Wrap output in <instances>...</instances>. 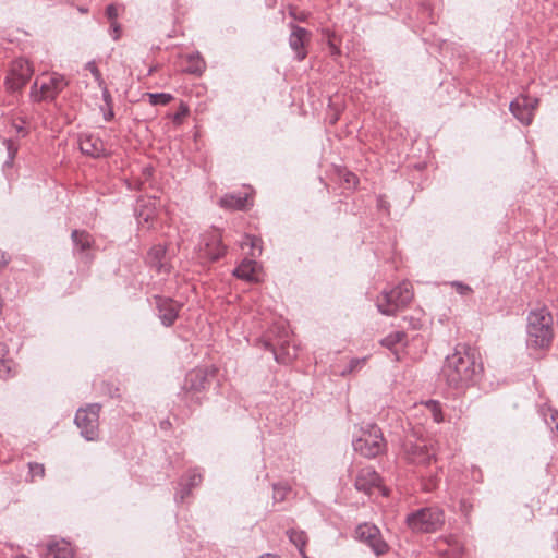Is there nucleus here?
<instances>
[{"label": "nucleus", "instance_id": "1", "mask_svg": "<svg viewBox=\"0 0 558 558\" xmlns=\"http://www.w3.org/2000/svg\"><path fill=\"white\" fill-rule=\"evenodd\" d=\"M483 364L474 349L466 344H457L445 359L440 377L454 390H465L475 386L482 377Z\"/></svg>", "mask_w": 558, "mask_h": 558}, {"label": "nucleus", "instance_id": "2", "mask_svg": "<svg viewBox=\"0 0 558 558\" xmlns=\"http://www.w3.org/2000/svg\"><path fill=\"white\" fill-rule=\"evenodd\" d=\"M554 319L547 307L530 311L526 324V345L530 350L546 351L554 339Z\"/></svg>", "mask_w": 558, "mask_h": 558}, {"label": "nucleus", "instance_id": "3", "mask_svg": "<svg viewBox=\"0 0 558 558\" xmlns=\"http://www.w3.org/2000/svg\"><path fill=\"white\" fill-rule=\"evenodd\" d=\"M407 525L415 533H434L445 524V513L439 507H426L407 515Z\"/></svg>", "mask_w": 558, "mask_h": 558}, {"label": "nucleus", "instance_id": "4", "mask_svg": "<svg viewBox=\"0 0 558 558\" xmlns=\"http://www.w3.org/2000/svg\"><path fill=\"white\" fill-rule=\"evenodd\" d=\"M412 299L413 291L411 283L404 281L390 291H383L376 301V306L383 315L391 316L399 310L405 307Z\"/></svg>", "mask_w": 558, "mask_h": 558}, {"label": "nucleus", "instance_id": "5", "mask_svg": "<svg viewBox=\"0 0 558 558\" xmlns=\"http://www.w3.org/2000/svg\"><path fill=\"white\" fill-rule=\"evenodd\" d=\"M353 448L366 458H375L386 449V441L380 428L369 425L362 430V435L353 441Z\"/></svg>", "mask_w": 558, "mask_h": 558}, {"label": "nucleus", "instance_id": "6", "mask_svg": "<svg viewBox=\"0 0 558 558\" xmlns=\"http://www.w3.org/2000/svg\"><path fill=\"white\" fill-rule=\"evenodd\" d=\"M99 412L98 403L88 404L78 409L74 422L81 430V435L88 441L98 439L99 436Z\"/></svg>", "mask_w": 558, "mask_h": 558}, {"label": "nucleus", "instance_id": "7", "mask_svg": "<svg viewBox=\"0 0 558 558\" xmlns=\"http://www.w3.org/2000/svg\"><path fill=\"white\" fill-rule=\"evenodd\" d=\"M33 73L34 69L26 59L13 60L4 78L7 90L11 94L21 92L33 76Z\"/></svg>", "mask_w": 558, "mask_h": 558}, {"label": "nucleus", "instance_id": "8", "mask_svg": "<svg viewBox=\"0 0 558 558\" xmlns=\"http://www.w3.org/2000/svg\"><path fill=\"white\" fill-rule=\"evenodd\" d=\"M404 458L413 464L426 465L435 458V452L428 447L424 438H415L414 435L407 436L402 445Z\"/></svg>", "mask_w": 558, "mask_h": 558}, {"label": "nucleus", "instance_id": "9", "mask_svg": "<svg viewBox=\"0 0 558 558\" xmlns=\"http://www.w3.org/2000/svg\"><path fill=\"white\" fill-rule=\"evenodd\" d=\"M66 85L68 81L63 75L52 73L40 85H38V81H35L31 87L29 96L33 101L53 100Z\"/></svg>", "mask_w": 558, "mask_h": 558}, {"label": "nucleus", "instance_id": "10", "mask_svg": "<svg viewBox=\"0 0 558 558\" xmlns=\"http://www.w3.org/2000/svg\"><path fill=\"white\" fill-rule=\"evenodd\" d=\"M355 537L366 544L377 556L388 551V544L384 541L380 530L371 523H362L355 529Z\"/></svg>", "mask_w": 558, "mask_h": 558}, {"label": "nucleus", "instance_id": "11", "mask_svg": "<svg viewBox=\"0 0 558 558\" xmlns=\"http://www.w3.org/2000/svg\"><path fill=\"white\" fill-rule=\"evenodd\" d=\"M538 105V99L527 95H521L510 102V111L524 125H530L533 121L534 110Z\"/></svg>", "mask_w": 558, "mask_h": 558}, {"label": "nucleus", "instance_id": "12", "mask_svg": "<svg viewBox=\"0 0 558 558\" xmlns=\"http://www.w3.org/2000/svg\"><path fill=\"white\" fill-rule=\"evenodd\" d=\"M207 386V374L202 368H195L190 371L184 379L183 391L186 398H190L192 402L199 403V397L197 396L206 389Z\"/></svg>", "mask_w": 558, "mask_h": 558}, {"label": "nucleus", "instance_id": "13", "mask_svg": "<svg viewBox=\"0 0 558 558\" xmlns=\"http://www.w3.org/2000/svg\"><path fill=\"white\" fill-rule=\"evenodd\" d=\"M199 251L210 260H217L226 253V246L221 243V233L213 229L203 235Z\"/></svg>", "mask_w": 558, "mask_h": 558}, {"label": "nucleus", "instance_id": "14", "mask_svg": "<svg viewBox=\"0 0 558 558\" xmlns=\"http://www.w3.org/2000/svg\"><path fill=\"white\" fill-rule=\"evenodd\" d=\"M155 301L161 324L166 327L172 326L178 318L182 304L171 298L159 295L155 296Z\"/></svg>", "mask_w": 558, "mask_h": 558}, {"label": "nucleus", "instance_id": "15", "mask_svg": "<svg viewBox=\"0 0 558 558\" xmlns=\"http://www.w3.org/2000/svg\"><path fill=\"white\" fill-rule=\"evenodd\" d=\"M146 262L159 275H168L171 271V265L167 258V248L162 244L154 245L148 251Z\"/></svg>", "mask_w": 558, "mask_h": 558}, {"label": "nucleus", "instance_id": "16", "mask_svg": "<svg viewBox=\"0 0 558 558\" xmlns=\"http://www.w3.org/2000/svg\"><path fill=\"white\" fill-rule=\"evenodd\" d=\"M291 34L289 36V46L295 52L299 61L306 58V50L304 49L305 43L310 40L311 33L293 23H290Z\"/></svg>", "mask_w": 558, "mask_h": 558}, {"label": "nucleus", "instance_id": "17", "mask_svg": "<svg viewBox=\"0 0 558 558\" xmlns=\"http://www.w3.org/2000/svg\"><path fill=\"white\" fill-rule=\"evenodd\" d=\"M380 476L372 466L362 468L355 478L354 486L357 490L371 494L376 487H379Z\"/></svg>", "mask_w": 558, "mask_h": 558}, {"label": "nucleus", "instance_id": "18", "mask_svg": "<svg viewBox=\"0 0 558 558\" xmlns=\"http://www.w3.org/2000/svg\"><path fill=\"white\" fill-rule=\"evenodd\" d=\"M80 150L87 156L93 158H100L107 156L104 142L94 135L83 134L78 141Z\"/></svg>", "mask_w": 558, "mask_h": 558}, {"label": "nucleus", "instance_id": "19", "mask_svg": "<svg viewBox=\"0 0 558 558\" xmlns=\"http://www.w3.org/2000/svg\"><path fill=\"white\" fill-rule=\"evenodd\" d=\"M258 264L253 259H244L232 274L239 279L253 282L257 280Z\"/></svg>", "mask_w": 558, "mask_h": 558}, {"label": "nucleus", "instance_id": "20", "mask_svg": "<svg viewBox=\"0 0 558 558\" xmlns=\"http://www.w3.org/2000/svg\"><path fill=\"white\" fill-rule=\"evenodd\" d=\"M71 239L74 244L75 253H84L92 247L94 243L93 236L84 230H73Z\"/></svg>", "mask_w": 558, "mask_h": 558}, {"label": "nucleus", "instance_id": "21", "mask_svg": "<svg viewBox=\"0 0 558 558\" xmlns=\"http://www.w3.org/2000/svg\"><path fill=\"white\" fill-rule=\"evenodd\" d=\"M49 558H72L73 548L70 543L65 541H59L48 546Z\"/></svg>", "mask_w": 558, "mask_h": 558}, {"label": "nucleus", "instance_id": "22", "mask_svg": "<svg viewBox=\"0 0 558 558\" xmlns=\"http://www.w3.org/2000/svg\"><path fill=\"white\" fill-rule=\"evenodd\" d=\"M247 203V196L241 194H226L219 201V205L227 209H244Z\"/></svg>", "mask_w": 558, "mask_h": 558}, {"label": "nucleus", "instance_id": "23", "mask_svg": "<svg viewBox=\"0 0 558 558\" xmlns=\"http://www.w3.org/2000/svg\"><path fill=\"white\" fill-rule=\"evenodd\" d=\"M8 348L0 343V377L8 378L12 375L13 361L7 357Z\"/></svg>", "mask_w": 558, "mask_h": 558}, {"label": "nucleus", "instance_id": "24", "mask_svg": "<svg viewBox=\"0 0 558 558\" xmlns=\"http://www.w3.org/2000/svg\"><path fill=\"white\" fill-rule=\"evenodd\" d=\"M288 537L292 544L295 545L300 554H303L304 547L307 543L306 534L303 531L290 530L287 532Z\"/></svg>", "mask_w": 558, "mask_h": 558}, {"label": "nucleus", "instance_id": "25", "mask_svg": "<svg viewBox=\"0 0 558 558\" xmlns=\"http://www.w3.org/2000/svg\"><path fill=\"white\" fill-rule=\"evenodd\" d=\"M187 63L186 72L191 74H201L205 70V62L198 53L189 56Z\"/></svg>", "mask_w": 558, "mask_h": 558}, {"label": "nucleus", "instance_id": "26", "mask_svg": "<svg viewBox=\"0 0 558 558\" xmlns=\"http://www.w3.org/2000/svg\"><path fill=\"white\" fill-rule=\"evenodd\" d=\"M147 97L149 99V104L153 106H165L173 99V96L168 93H148Z\"/></svg>", "mask_w": 558, "mask_h": 558}, {"label": "nucleus", "instance_id": "27", "mask_svg": "<svg viewBox=\"0 0 558 558\" xmlns=\"http://www.w3.org/2000/svg\"><path fill=\"white\" fill-rule=\"evenodd\" d=\"M426 408L429 410L432 416H433V420L436 422V423H440L444 421V416H442V411H441V407H440V403L436 400H429L426 402Z\"/></svg>", "mask_w": 558, "mask_h": 558}, {"label": "nucleus", "instance_id": "28", "mask_svg": "<svg viewBox=\"0 0 558 558\" xmlns=\"http://www.w3.org/2000/svg\"><path fill=\"white\" fill-rule=\"evenodd\" d=\"M405 338L403 331L391 332L381 340V344L387 348H392L397 343H400Z\"/></svg>", "mask_w": 558, "mask_h": 558}, {"label": "nucleus", "instance_id": "29", "mask_svg": "<svg viewBox=\"0 0 558 558\" xmlns=\"http://www.w3.org/2000/svg\"><path fill=\"white\" fill-rule=\"evenodd\" d=\"M28 473H29V481L34 482L36 477L44 478L45 476V466L41 463L37 462H29L28 463Z\"/></svg>", "mask_w": 558, "mask_h": 558}, {"label": "nucleus", "instance_id": "30", "mask_svg": "<svg viewBox=\"0 0 558 558\" xmlns=\"http://www.w3.org/2000/svg\"><path fill=\"white\" fill-rule=\"evenodd\" d=\"M366 363V357L361 359H352L348 365V367L343 371H341V375L345 376L348 374H352L353 372L362 368Z\"/></svg>", "mask_w": 558, "mask_h": 558}, {"label": "nucleus", "instance_id": "31", "mask_svg": "<svg viewBox=\"0 0 558 558\" xmlns=\"http://www.w3.org/2000/svg\"><path fill=\"white\" fill-rule=\"evenodd\" d=\"M155 216V210L153 207L145 206L144 209H141L137 213V222L138 225L148 223L153 220Z\"/></svg>", "mask_w": 558, "mask_h": 558}, {"label": "nucleus", "instance_id": "32", "mask_svg": "<svg viewBox=\"0 0 558 558\" xmlns=\"http://www.w3.org/2000/svg\"><path fill=\"white\" fill-rule=\"evenodd\" d=\"M202 474L198 470H191L189 473H187V476H186V480H183V482H185V484L193 488V487H196L201 484L202 482Z\"/></svg>", "mask_w": 558, "mask_h": 558}, {"label": "nucleus", "instance_id": "33", "mask_svg": "<svg viewBox=\"0 0 558 558\" xmlns=\"http://www.w3.org/2000/svg\"><path fill=\"white\" fill-rule=\"evenodd\" d=\"M86 69L92 73L95 81L98 83V86H102L105 81L101 76L99 69L97 68L96 62L95 61L87 62Z\"/></svg>", "mask_w": 558, "mask_h": 558}, {"label": "nucleus", "instance_id": "34", "mask_svg": "<svg viewBox=\"0 0 558 558\" xmlns=\"http://www.w3.org/2000/svg\"><path fill=\"white\" fill-rule=\"evenodd\" d=\"M260 240L254 235H246L245 236V241L243 242V245H250L251 248H252V252H251V255L252 256H256L255 254V251L258 250V252L260 253L262 248H260Z\"/></svg>", "mask_w": 558, "mask_h": 558}, {"label": "nucleus", "instance_id": "35", "mask_svg": "<svg viewBox=\"0 0 558 558\" xmlns=\"http://www.w3.org/2000/svg\"><path fill=\"white\" fill-rule=\"evenodd\" d=\"M451 286L454 287L457 292L461 295H468L472 292L471 287L460 281H452Z\"/></svg>", "mask_w": 558, "mask_h": 558}, {"label": "nucleus", "instance_id": "36", "mask_svg": "<svg viewBox=\"0 0 558 558\" xmlns=\"http://www.w3.org/2000/svg\"><path fill=\"white\" fill-rule=\"evenodd\" d=\"M192 488L189 487L185 482L180 483V489L175 494V498H179L180 501H183L185 497H187L191 493Z\"/></svg>", "mask_w": 558, "mask_h": 558}, {"label": "nucleus", "instance_id": "37", "mask_svg": "<svg viewBox=\"0 0 558 558\" xmlns=\"http://www.w3.org/2000/svg\"><path fill=\"white\" fill-rule=\"evenodd\" d=\"M548 426L558 434V412L550 411V418H545Z\"/></svg>", "mask_w": 558, "mask_h": 558}, {"label": "nucleus", "instance_id": "38", "mask_svg": "<svg viewBox=\"0 0 558 558\" xmlns=\"http://www.w3.org/2000/svg\"><path fill=\"white\" fill-rule=\"evenodd\" d=\"M287 488L280 485H274V498L282 501L286 498Z\"/></svg>", "mask_w": 558, "mask_h": 558}, {"label": "nucleus", "instance_id": "39", "mask_svg": "<svg viewBox=\"0 0 558 558\" xmlns=\"http://www.w3.org/2000/svg\"><path fill=\"white\" fill-rule=\"evenodd\" d=\"M99 87L101 88V92H102L104 101L106 102V105L108 107H111L112 106V97H111L110 92L107 88L106 84L104 83V85L99 86Z\"/></svg>", "mask_w": 558, "mask_h": 558}, {"label": "nucleus", "instance_id": "40", "mask_svg": "<svg viewBox=\"0 0 558 558\" xmlns=\"http://www.w3.org/2000/svg\"><path fill=\"white\" fill-rule=\"evenodd\" d=\"M110 35L114 40H118L121 36V27L117 22L111 23Z\"/></svg>", "mask_w": 558, "mask_h": 558}, {"label": "nucleus", "instance_id": "41", "mask_svg": "<svg viewBox=\"0 0 558 558\" xmlns=\"http://www.w3.org/2000/svg\"><path fill=\"white\" fill-rule=\"evenodd\" d=\"M264 345H265V348H266V349H269V350L274 353L275 359H276L278 362L287 363V362L290 360V357H287V359H286V357H280V356H279V354L276 352V350H275V345H274V344H271V343H269V342L265 341V342H264Z\"/></svg>", "mask_w": 558, "mask_h": 558}, {"label": "nucleus", "instance_id": "42", "mask_svg": "<svg viewBox=\"0 0 558 558\" xmlns=\"http://www.w3.org/2000/svg\"><path fill=\"white\" fill-rule=\"evenodd\" d=\"M106 14L108 16L109 20H111L112 22H116V19L118 17V9L116 5L113 4H109L106 9Z\"/></svg>", "mask_w": 558, "mask_h": 558}, {"label": "nucleus", "instance_id": "43", "mask_svg": "<svg viewBox=\"0 0 558 558\" xmlns=\"http://www.w3.org/2000/svg\"><path fill=\"white\" fill-rule=\"evenodd\" d=\"M8 153H9V162H11L16 154V147L13 146L12 141H5Z\"/></svg>", "mask_w": 558, "mask_h": 558}, {"label": "nucleus", "instance_id": "44", "mask_svg": "<svg viewBox=\"0 0 558 558\" xmlns=\"http://www.w3.org/2000/svg\"><path fill=\"white\" fill-rule=\"evenodd\" d=\"M186 114H187V109L182 106L181 110L173 116V121L177 123H180L182 118Z\"/></svg>", "mask_w": 558, "mask_h": 558}, {"label": "nucleus", "instance_id": "45", "mask_svg": "<svg viewBox=\"0 0 558 558\" xmlns=\"http://www.w3.org/2000/svg\"><path fill=\"white\" fill-rule=\"evenodd\" d=\"M345 182L349 183V184L356 185L357 184V178L353 173H348L345 175Z\"/></svg>", "mask_w": 558, "mask_h": 558}, {"label": "nucleus", "instance_id": "46", "mask_svg": "<svg viewBox=\"0 0 558 558\" xmlns=\"http://www.w3.org/2000/svg\"><path fill=\"white\" fill-rule=\"evenodd\" d=\"M8 263V259L5 257V254L0 250V268L5 266Z\"/></svg>", "mask_w": 558, "mask_h": 558}, {"label": "nucleus", "instance_id": "47", "mask_svg": "<svg viewBox=\"0 0 558 558\" xmlns=\"http://www.w3.org/2000/svg\"><path fill=\"white\" fill-rule=\"evenodd\" d=\"M104 118L106 121H109L113 118V111H112L111 107H109V111L104 114Z\"/></svg>", "mask_w": 558, "mask_h": 558}, {"label": "nucleus", "instance_id": "48", "mask_svg": "<svg viewBox=\"0 0 558 558\" xmlns=\"http://www.w3.org/2000/svg\"><path fill=\"white\" fill-rule=\"evenodd\" d=\"M259 558H279V556L276 554L266 553L263 554Z\"/></svg>", "mask_w": 558, "mask_h": 558}, {"label": "nucleus", "instance_id": "49", "mask_svg": "<svg viewBox=\"0 0 558 558\" xmlns=\"http://www.w3.org/2000/svg\"><path fill=\"white\" fill-rule=\"evenodd\" d=\"M160 426H161V428L166 429L170 426V422L169 421L161 422Z\"/></svg>", "mask_w": 558, "mask_h": 558}, {"label": "nucleus", "instance_id": "50", "mask_svg": "<svg viewBox=\"0 0 558 558\" xmlns=\"http://www.w3.org/2000/svg\"><path fill=\"white\" fill-rule=\"evenodd\" d=\"M291 15L295 19V20H299V21H304L305 20V15L301 14L299 16L294 15L292 12H291Z\"/></svg>", "mask_w": 558, "mask_h": 558}, {"label": "nucleus", "instance_id": "51", "mask_svg": "<svg viewBox=\"0 0 558 558\" xmlns=\"http://www.w3.org/2000/svg\"><path fill=\"white\" fill-rule=\"evenodd\" d=\"M78 11H80L81 13H86V12H87V9H85V8H78Z\"/></svg>", "mask_w": 558, "mask_h": 558}, {"label": "nucleus", "instance_id": "52", "mask_svg": "<svg viewBox=\"0 0 558 558\" xmlns=\"http://www.w3.org/2000/svg\"><path fill=\"white\" fill-rule=\"evenodd\" d=\"M14 558H28V557H26L25 555H17Z\"/></svg>", "mask_w": 558, "mask_h": 558}, {"label": "nucleus", "instance_id": "53", "mask_svg": "<svg viewBox=\"0 0 558 558\" xmlns=\"http://www.w3.org/2000/svg\"><path fill=\"white\" fill-rule=\"evenodd\" d=\"M302 558H308V556L305 554V551L303 550V554H301Z\"/></svg>", "mask_w": 558, "mask_h": 558}]
</instances>
